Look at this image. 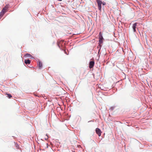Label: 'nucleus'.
<instances>
[{
    "label": "nucleus",
    "instance_id": "nucleus-1",
    "mask_svg": "<svg viewBox=\"0 0 152 152\" xmlns=\"http://www.w3.org/2000/svg\"><path fill=\"white\" fill-rule=\"evenodd\" d=\"M9 7V6L7 5L2 9L0 13V17H2L4 13L7 12V10Z\"/></svg>",
    "mask_w": 152,
    "mask_h": 152
},
{
    "label": "nucleus",
    "instance_id": "nucleus-2",
    "mask_svg": "<svg viewBox=\"0 0 152 152\" xmlns=\"http://www.w3.org/2000/svg\"><path fill=\"white\" fill-rule=\"evenodd\" d=\"M96 1L97 3L99 10L101 11L102 10L101 4H102V2L100 0H96Z\"/></svg>",
    "mask_w": 152,
    "mask_h": 152
},
{
    "label": "nucleus",
    "instance_id": "nucleus-3",
    "mask_svg": "<svg viewBox=\"0 0 152 152\" xmlns=\"http://www.w3.org/2000/svg\"><path fill=\"white\" fill-rule=\"evenodd\" d=\"M96 132L99 136H101V132L100 129L96 128Z\"/></svg>",
    "mask_w": 152,
    "mask_h": 152
},
{
    "label": "nucleus",
    "instance_id": "nucleus-4",
    "mask_svg": "<svg viewBox=\"0 0 152 152\" xmlns=\"http://www.w3.org/2000/svg\"><path fill=\"white\" fill-rule=\"evenodd\" d=\"M94 64V61H92L90 62L89 64V68L91 69L92 68Z\"/></svg>",
    "mask_w": 152,
    "mask_h": 152
},
{
    "label": "nucleus",
    "instance_id": "nucleus-5",
    "mask_svg": "<svg viewBox=\"0 0 152 152\" xmlns=\"http://www.w3.org/2000/svg\"><path fill=\"white\" fill-rule=\"evenodd\" d=\"M99 42L100 43H102L103 39V37L102 36H99Z\"/></svg>",
    "mask_w": 152,
    "mask_h": 152
},
{
    "label": "nucleus",
    "instance_id": "nucleus-6",
    "mask_svg": "<svg viewBox=\"0 0 152 152\" xmlns=\"http://www.w3.org/2000/svg\"><path fill=\"white\" fill-rule=\"evenodd\" d=\"M38 65V66L39 69H41L42 67V63L41 61H39V64Z\"/></svg>",
    "mask_w": 152,
    "mask_h": 152
},
{
    "label": "nucleus",
    "instance_id": "nucleus-7",
    "mask_svg": "<svg viewBox=\"0 0 152 152\" xmlns=\"http://www.w3.org/2000/svg\"><path fill=\"white\" fill-rule=\"evenodd\" d=\"M137 26V23H135L133 24V26L132 28L133 30V31L134 32H135L136 31V28Z\"/></svg>",
    "mask_w": 152,
    "mask_h": 152
},
{
    "label": "nucleus",
    "instance_id": "nucleus-8",
    "mask_svg": "<svg viewBox=\"0 0 152 152\" xmlns=\"http://www.w3.org/2000/svg\"><path fill=\"white\" fill-rule=\"evenodd\" d=\"M25 63L26 64H30L31 63V61L29 59L25 60Z\"/></svg>",
    "mask_w": 152,
    "mask_h": 152
},
{
    "label": "nucleus",
    "instance_id": "nucleus-9",
    "mask_svg": "<svg viewBox=\"0 0 152 152\" xmlns=\"http://www.w3.org/2000/svg\"><path fill=\"white\" fill-rule=\"evenodd\" d=\"M25 56L28 58H31L32 57V56L29 53H27L26 54Z\"/></svg>",
    "mask_w": 152,
    "mask_h": 152
},
{
    "label": "nucleus",
    "instance_id": "nucleus-10",
    "mask_svg": "<svg viewBox=\"0 0 152 152\" xmlns=\"http://www.w3.org/2000/svg\"><path fill=\"white\" fill-rule=\"evenodd\" d=\"M7 95L8 97L9 98H10L12 97L11 95L10 94H7Z\"/></svg>",
    "mask_w": 152,
    "mask_h": 152
},
{
    "label": "nucleus",
    "instance_id": "nucleus-11",
    "mask_svg": "<svg viewBox=\"0 0 152 152\" xmlns=\"http://www.w3.org/2000/svg\"><path fill=\"white\" fill-rule=\"evenodd\" d=\"M102 4L103 5H104L106 4V3L104 2H102Z\"/></svg>",
    "mask_w": 152,
    "mask_h": 152
},
{
    "label": "nucleus",
    "instance_id": "nucleus-12",
    "mask_svg": "<svg viewBox=\"0 0 152 152\" xmlns=\"http://www.w3.org/2000/svg\"><path fill=\"white\" fill-rule=\"evenodd\" d=\"M102 36V34H101V32H100L99 34V36Z\"/></svg>",
    "mask_w": 152,
    "mask_h": 152
},
{
    "label": "nucleus",
    "instance_id": "nucleus-13",
    "mask_svg": "<svg viewBox=\"0 0 152 152\" xmlns=\"http://www.w3.org/2000/svg\"><path fill=\"white\" fill-rule=\"evenodd\" d=\"M58 1H61L62 0H58Z\"/></svg>",
    "mask_w": 152,
    "mask_h": 152
},
{
    "label": "nucleus",
    "instance_id": "nucleus-14",
    "mask_svg": "<svg viewBox=\"0 0 152 152\" xmlns=\"http://www.w3.org/2000/svg\"><path fill=\"white\" fill-rule=\"evenodd\" d=\"M17 147L18 148V146H17Z\"/></svg>",
    "mask_w": 152,
    "mask_h": 152
}]
</instances>
